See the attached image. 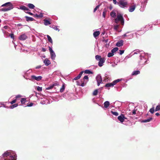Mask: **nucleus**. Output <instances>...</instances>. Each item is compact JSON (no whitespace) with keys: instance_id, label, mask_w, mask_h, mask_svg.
<instances>
[{"instance_id":"39448f33","label":"nucleus","mask_w":160,"mask_h":160,"mask_svg":"<svg viewBox=\"0 0 160 160\" xmlns=\"http://www.w3.org/2000/svg\"><path fill=\"white\" fill-rule=\"evenodd\" d=\"M0 104L1 105H2V107L6 108H10L12 109L17 107L18 105H20V104L18 105L17 103H15L13 105L10 106L9 107L6 106V104L4 103L3 102H0Z\"/></svg>"},{"instance_id":"6ab92c4d","label":"nucleus","mask_w":160,"mask_h":160,"mask_svg":"<svg viewBox=\"0 0 160 160\" xmlns=\"http://www.w3.org/2000/svg\"><path fill=\"white\" fill-rule=\"evenodd\" d=\"M44 63L46 66H48L51 64L50 61L48 59V58H46L44 61Z\"/></svg>"},{"instance_id":"c756f323","label":"nucleus","mask_w":160,"mask_h":160,"mask_svg":"<svg viewBox=\"0 0 160 160\" xmlns=\"http://www.w3.org/2000/svg\"><path fill=\"white\" fill-rule=\"evenodd\" d=\"M118 48L115 47L112 50L111 52L114 54V52L118 51Z\"/></svg>"},{"instance_id":"9b49d317","label":"nucleus","mask_w":160,"mask_h":160,"mask_svg":"<svg viewBox=\"0 0 160 160\" xmlns=\"http://www.w3.org/2000/svg\"><path fill=\"white\" fill-rule=\"evenodd\" d=\"M31 77L32 79L35 80L37 81H39L41 80L42 78V77L40 76L36 77L33 75L31 76Z\"/></svg>"},{"instance_id":"8fccbe9b","label":"nucleus","mask_w":160,"mask_h":160,"mask_svg":"<svg viewBox=\"0 0 160 160\" xmlns=\"http://www.w3.org/2000/svg\"><path fill=\"white\" fill-rule=\"evenodd\" d=\"M119 51V54L120 55H122V54L123 53H124V50H120Z\"/></svg>"},{"instance_id":"69168bd1","label":"nucleus","mask_w":160,"mask_h":160,"mask_svg":"<svg viewBox=\"0 0 160 160\" xmlns=\"http://www.w3.org/2000/svg\"><path fill=\"white\" fill-rule=\"evenodd\" d=\"M52 86H53V87L54 86L57 85V84L56 83H54L53 84H52Z\"/></svg>"},{"instance_id":"0eeeda50","label":"nucleus","mask_w":160,"mask_h":160,"mask_svg":"<svg viewBox=\"0 0 160 160\" xmlns=\"http://www.w3.org/2000/svg\"><path fill=\"white\" fill-rule=\"evenodd\" d=\"M49 48L51 55V58L52 60H54L56 57V54L51 48L49 47Z\"/></svg>"},{"instance_id":"13d9d810","label":"nucleus","mask_w":160,"mask_h":160,"mask_svg":"<svg viewBox=\"0 0 160 160\" xmlns=\"http://www.w3.org/2000/svg\"><path fill=\"white\" fill-rule=\"evenodd\" d=\"M129 33V32H127L126 33L124 34L123 35V36L124 37H127L128 36L127 34Z\"/></svg>"},{"instance_id":"f3484780","label":"nucleus","mask_w":160,"mask_h":160,"mask_svg":"<svg viewBox=\"0 0 160 160\" xmlns=\"http://www.w3.org/2000/svg\"><path fill=\"white\" fill-rule=\"evenodd\" d=\"M83 72H84L83 71H81L77 76L76 77L73 78V80H76L79 79L81 78Z\"/></svg>"},{"instance_id":"72a5a7b5","label":"nucleus","mask_w":160,"mask_h":160,"mask_svg":"<svg viewBox=\"0 0 160 160\" xmlns=\"http://www.w3.org/2000/svg\"><path fill=\"white\" fill-rule=\"evenodd\" d=\"M111 112L112 114L115 115V116H118V113L117 112H113L111 111Z\"/></svg>"},{"instance_id":"de8ad7c7","label":"nucleus","mask_w":160,"mask_h":160,"mask_svg":"<svg viewBox=\"0 0 160 160\" xmlns=\"http://www.w3.org/2000/svg\"><path fill=\"white\" fill-rule=\"evenodd\" d=\"M53 88V86L52 85H50L49 87L46 88V90H49L52 89Z\"/></svg>"},{"instance_id":"4c0bfd02","label":"nucleus","mask_w":160,"mask_h":160,"mask_svg":"<svg viewBox=\"0 0 160 160\" xmlns=\"http://www.w3.org/2000/svg\"><path fill=\"white\" fill-rule=\"evenodd\" d=\"M22 97V96L20 95H18L16 96L13 99V100H16V99Z\"/></svg>"},{"instance_id":"7ed1b4c3","label":"nucleus","mask_w":160,"mask_h":160,"mask_svg":"<svg viewBox=\"0 0 160 160\" xmlns=\"http://www.w3.org/2000/svg\"><path fill=\"white\" fill-rule=\"evenodd\" d=\"M115 22L116 24H118L120 22L121 24L123 25L124 24V19L122 15L120 13H118L117 15L116 18L115 19Z\"/></svg>"},{"instance_id":"864d4df0","label":"nucleus","mask_w":160,"mask_h":160,"mask_svg":"<svg viewBox=\"0 0 160 160\" xmlns=\"http://www.w3.org/2000/svg\"><path fill=\"white\" fill-rule=\"evenodd\" d=\"M88 78L87 76H85L83 77L84 80H88Z\"/></svg>"},{"instance_id":"4d7b16f0","label":"nucleus","mask_w":160,"mask_h":160,"mask_svg":"<svg viewBox=\"0 0 160 160\" xmlns=\"http://www.w3.org/2000/svg\"><path fill=\"white\" fill-rule=\"evenodd\" d=\"M42 51L43 52H45L46 51V49L44 48H42Z\"/></svg>"},{"instance_id":"423d86ee","label":"nucleus","mask_w":160,"mask_h":160,"mask_svg":"<svg viewBox=\"0 0 160 160\" xmlns=\"http://www.w3.org/2000/svg\"><path fill=\"white\" fill-rule=\"evenodd\" d=\"M127 4L128 3L127 2L124 0H121L119 2V5L122 8H125L126 7Z\"/></svg>"},{"instance_id":"a19ab883","label":"nucleus","mask_w":160,"mask_h":160,"mask_svg":"<svg viewBox=\"0 0 160 160\" xmlns=\"http://www.w3.org/2000/svg\"><path fill=\"white\" fill-rule=\"evenodd\" d=\"M106 10V9H104L102 13V16L104 18H105Z\"/></svg>"},{"instance_id":"a18cd8bd","label":"nucleus","mask_w":160,"mask_h":160,"mask_svg":"<svg viewBox=\"0 0 160 160\" xmlns=\"http://www.w3.org/2000/svg\"><path fill=\"white\" fill-rule=\"evenodd\" d=\"M119 25H114V29L115 30H117L118 28H119Z\"/></svg>"},{"instance_id":"1a4fd4ad","label":"nucleus","mask_w":160,"mask_h":160,"mask_svg":"<svg viewBox=\"0 0 160 160\" xmlns=\"http://www.w3.org/2000/svg\"><path fill=\"white\" fill-rule=\"evenodd\" d=\"M118 118L121 122H123L124 121L125 117L123 114H121L118 117Z\"/></svg>"},{"instance_id":"c85d7f7f","label":"nucleus","mask_w":160,"mask_h":160,"mask_svg":"<svg viewBox=\"0 0 160 160\" xmlns=\"http://www.w3.org/2000/svg\"><path fill=\"white\" fill-rule=\"evenodd\" d=\"M20 8L23 10L24 11H28L29 10V9L27 8L26 6H22L20 7Z\"/></svg>"},{"instance_id":"7c9ffc66","label":"nucleus","mask_w":160,"mask_h":160,"mask_svg":"<svg viewBox=\"0 0 160 160\" xmlns=\"http://www.w3.org/2000/svg\"><path fill=\"white\" fill-rule=\"evenodd\" d=\"M47 36L48 38V41L49 42H51V43H52V40L51 38V37L49 35H47Z\"/></svg>"},{"instance_id":"79ce46f5","label":"nucleus","mask_w":160,"mask_h":160,"mask_svg":"<svg viewBox=\"0 0 160 160\" xmlns=\"http://www.w3.org/2000/svg\"><path fill=\"white\" fill-rule=\"evenodd\" d=\"M16 101H12V102H5L6 104L7 103H8V104L10 103L11 104H13V103H15L16 102Z\"/></svg>"},{"instance_id":"aec40b11","label":"nucleus","mask_w":160,"mask_h":160,"mask_svg":"<svg viewBox=\"0 0 160 160\" xmlns=\"http://www.w3.org/2000/svg\"><path fill=\"white\" fill-rule=\"evenodd\" d=\"M44 24L46 26H47L51 24L50 22L48 20L44 19L43 20Z\"/></svg>"},{"instance_id":"2f4dec72","label":"nucleus","mask_w":160,"mask_h":160,"mask_svg":"<svg viewBox=\"0 0 160 160\" xmlns=\"http://www.w3.org/2000/svg\"><path fill=\"white\" fill-rule=\"evenodd\" d=\"M84 72L85 73H87V74H92V72L89 70H85L84 71Z\"/></svg>"},{"instance_id":"603ef678","label":"nucleus","mask_w":160,"mask_h":160,"mask_svg":"<svg viewBox=\"0 0 160 160\" xmlns=\"http://www.w3.org/2000/svg\"><path fill=\"white\" fill-rule=\"evenodd\" d=\"M28 101H20L21 104H23L25 103L26 102H27Z\"/></svg>"},{"instance_id":"bb28decb","label":"nucleus","mask_w":160,"mask_h":160,"mask_svg":"<svg viewBox=\"0 0 160 160\" xmlns=\"http://www.w3.org/2000/svg\"><path fill=\"white\" fill-rule=\"evenodd\" d=\"M28 7L30 9H33L35 8V6L34 5L31 3H29L28 5Z\"/></svg>"},{"instance_id":"393cba45","label":"nucleus","mask_w":160,"mask_h":160,"mask_svg":"<svg viewBox=\"0 0 160 160\" xmlns=\"http://www.w3.org/2000/svg\"><path fill=\"white\" fill-rule=\"evenodd\" d=\"M140 73V72L139 70L134 71L132 72V75H136L139 74Z\"/></svg>"},{"instance_id":"2eb2a0df","label":"nucleus","mask_w":160,"mask_h":160,"mask_svg":"<svg viewBox=\"0 0 160 160\" xmlns=\"http://www.w3.org/2000/svg\"><path fill=\"white\" fill-rule=\"evenodd\" d=\"M114 85L112 82L110 83H108L105 84V87L106 88H107L109 90L110 89V88L113 87Z\"/></svg>"},{"instance_id":"49530a36","label":"nucleus","mask_w":160,"mask_h":160,"mask_svg":"<svg viewBox=\"0 0 160 160\" xmlns=\"http://www.w3.org/2000/svg\"><path fill=\"white\" fill-rule=\"evenodd\" d=\"M98 92V90H95L94 91L93 93V94L94 95H96L97 94Z\"/></svg>"},{"instance_id":"20e7f679","label":"nucleus","mask_w":160,"mask_h":160,"mask_svg":"<svg viewBox=\"0 0 160 160\" xmlns=\"http://www.w3.org/2000/svg\"><path fill=\"white\" fill-rule=\"evenodd\" d=\"M2 7L6 6V7L2 9V11H7L11 10L13 8V6L10 2H8L6 3L2 6Z\"/></svg>"},{"instance_id":"6e6d98bb","label":"nucleus","mask_w":160,"mask_h":160,"mask_svg":"<svg viewBox=\"0 0 160 160\" xmlns=\"http://www.w3.org/2000/svg\"><path fill=\"white\" fill-rule=\"evenodd\" d=\"M43 17V14L42 13H41L40 14L38 15V17L39 18H42Z\"/></svg>"},{"instance_id":"5701e85b","label":"nucleus","mask_w":160,"mask_h":160,"mask_svg":"<svg viewBox=\"0 0 160 160\" xmlns=\"http://www.w3.org/2000/svg\"><path fill=\"white\" fill-rule=\"evenodd\" d=\"M122 80V79H118L117 80H114L112 82V83L113 84V85L114 86L117 83L121 81Z\"/></svg>"},{"instance_id":"bf43d9fd","label":"nucleus","mask_w":160,"mask_h":160,"mask_svg":"<svg viewBox=\"0 0 160 160\" xmlns=\"http://www.w3.org/2000/svg\"><path fill=\"white\" fill-rule=\"evenodd\" d=\"M132 113L133 114H135L136 113V110H134L132 112Z\"/></svg>"},{"instance_id":"e433bc0d","label":"nucleus","mask_w":160,"mask_h":160,"mask_svg":"<svg viewBox=\"0 0 160 160\" xmlns=\"http://www.w3.org/2000/svg\"><path fill=\"white\" fill-rule=\"evenodd\" d=\"M34 104V103H33L32 102H28V103L27 105L26 106L31 107Z\"/></svg>"},{"instance_id":"9d476101","label":"nucleus","mask_w":160,"mask_h":160,"mask_svg":"<svg viewBox=\"0 0 160 160\" xmlns=\"http://www.w3.org/2000/svg\"><path fill=\"white\" fill-rule=\"evenodd\" d=\"M105 60L106 59L104 58H102V59L100 60L99 61L98 65L100 67H102L103 65V63L105 62Z\"/></svg>"},{"instance_id":"f257e3e1","label":"nucleus","mask_w":160,"mask_h":160,"mask_svg":"<svg viewBox=\"0 0 160 160\" xmlns=\"http://www.w3.org/2000/svg\"><path fill=\"white\" fill-rule=\"evenodd\" d=\"M17 155L14 151L8 150L4 152L1 157H0V160L3 158L4 160H16Z\"/></svg>"},{"instance_id":"680f3d73","label":"nucleus","mask_w":160,"mask_h":160,"mask_svg":"<svg viewBox=\"0 0 160 160\" xmlns=\"http://www.w3.org/2000/svg\"><path fill=\"white\" fill-rule=\"evenodd\" d=\"M41 65L38 66L36 67V69H39L40 68H41Z\"/></svg>"},{"instance_id":"e2e57ef3","label":"nucleus","mask_w":160,"mask_h":160,"mask_svg":"<svg viewBox=\"0 0 160 160\" xmlns=\"http://www.w3.org/2000/svg\"><path fill=\"white\" fill-rule=\"evenodd\" d=\"M113 2L115 4H116L117 3V2L116 0H113Z\"/></svg>"},{"instance_id":"338daca9","label":"nucleus","mask_w":160,"mask_h":160,"mask_svg":"<svg viewBox=\"0 0 160 160\" xmlns=\"http://www.w3.org/2000/svg\"><path fill=\"white\" fill-rule=\"evenodd\" d=\"M38 15L37 14H35V15H34V16L35 17H37L39 18V17H38Z\"/></svg>"},{"instance_id":"412c9836","label":"nucleus","mask_w":160,"mask_h":160,"mask_svg":"<svg viewBox=\"0 0 160 160\" xmlns=\"http://www.w3.org/2000/svg\"><path fill=\"white\" fill-rule=\"evenodd\" d=\"M104 107L106 108H108L110 105V103L108 101H106L104 103Z\"/></svg>"},{"instance_id":"a878e982","label":"nucleus","mask_w":160,"mask_h":160,"mask_svg":"<svg viewBox=\"0 0 160 160\" xmlns=\"http://www.w3.org/2000/svg\"><path fill=\"white\" fill-rule=\"evenodd\" d=\"M152 119V118H148L146 119L143 120L142 121V122H149Z\"/></svg>"},{"instance_id":"ddd939ff","label":"nucleus","mask_w":160,"mask_h":160,"mask_svg":"<svg viewBox=\"0 0 160 160\" xmlns=\"http://www.w3.org/2000/svg\"><path fill=\"white\" fill-rule=\"evenodd\" d=\"M52 101H41L40 103L42 105H47L52 103Z\"/></svg>"},{"instance_id":"052dcab7","label":"nucleus","mask_w":160,"mask_h":160,"mask_svg":"<svg viewBox=\"0 0 160 160\" xmlns=\"http://www.w3.org/2000/svg\"><path fill=\"white\" fill-rule=\"evenodd\" d=\"M80 86L82 87H84L85 86V83L84 82L82 83L80 85Z\"/></svg>"},{"instance_id":"37998d69","label":"nucleus","mask_w":160,"mask_h":160,"mask_svg":"<svg viewBox=\"0 0 160 160\" xmlns=\"http://www.w3.org/2000/svg\"><path fill=\"white\" fill-rule=\"evenodd\" d=\"M100 6V5H98V6H97L93 10V12H96V11L99 8V7Z\"/></svg>"},{"instance_id":"ea45409f","label":"nucleus","mask_w":160,"mask_h":160,"mask_svg":"<svg viewBox=\"0 0 160 160\" xmlns=\"http://www.w3.org/2000/svg\"><path fill=\"white\" fill-rule=\"evenodd\" d=\"M114 55V54L111 52H109L108 54V57H112Z\"/></svg>"},{"instance_id":"a211bd4d","label":"nucleus","mask_w":160,"mask_h":160,"mask_svg":"<svg viewBox=\"0 0 160 160\" xmlns=\"http://www.w3.org/2000/svg\"><path fill=\"white\" fill-rule=\"evenodd\" d=\"M136 7V5L135 4L130 7L128 9L129 12H133L135 10Z\"/></svg>"},{"instance_id":"4be33fe9","label":"nucleus","mask_w":160,"mask_h":160,"mask_svg":"<svg viewBox=\"0 0 160 160\" xmlns=\"http://www.w3.org/2000/svg\"><path fill=\"white\" fill-rule=\"evenodd\" d=\"M100 34V32L99 31H96L94 32L93 33V36L96 38Z\"/></svg>"},{"instance_id":"0e129e2a","label":"nucleus","mask_w":160,"mask_h":160,"mask_svg":"<svg viewBox=\"0 0 160 160\" xmlns=\"http://www.w3.org/2000/svg\"><path fill=\"white\" fill-rule=\"evenodd\" d=\"M148 0H144L143 2L145 4H146Z\"/></svg>"},{"instance_id":"5fc2aeb1","label":"nucleus","mask_w":160,"mask_h":160,"mask_svg":"<svg viewBox=\"0 0 160 160\" xmlns=\"http://www.w3.org/2000/svg\"><path fill=\"white\" fill-rule=\"evenodd\" d=\"M26 12L28 14H29L31 15H33V13H31L30 12H29L27 11V12Z\"/></svg>"},{"instance_id":"b1692460","label":"nucleus","mask_w":160,"mask_h":160,"mask_svg":"<svg viewBox=\"0 0 160 160\" xmlns=\"http://www.w3.org/2000/svg\"><path fill=\"white\" fill-rule=\"evenodd\" d=\"M25 18H26V21L28 22L29 21H33L34 20L33 18L27 16H26Z\"/></svg>"},{"instance_id":"473e14b6","label":"nucleus","mask_w":160,"mask_h":160,"mask_svg":"<svg viewBox=\"0 0 160 160\" xmlns=\"http://www.w3.org/2000/svg\"><path fill=\"white\" fill-rule=\"evenodd\" d=\"M51 26H52L51 25L50 26V27L53 28L54 30H56L58 31H59V29L58 28V26H54V27H53V26L52 27Z\"/></svg>"},{"instance_id":"3c124183","label":"nucleus","mask_w":160,"mask_h":160,"mask_svg":"<svg viewBox=\"0 0 160 160\" xmlns=\"http://www.w3.org/2000/svg\"><path fill=\"white\" fill-rule=\"evenodd\" d=\"M10 36L11 37V38L12 39L14 38V34L13 33H11L10 35Z\"/></svg>"},{"instance_id":"09e8293b","label":"nucleus","mask_w":160,"mask_h":160,"mask_svg":"<svg viewBox=\"0 0 160 160\" xmlns=\"http://www.w3.org/2000/svg\"><path fill=\"white\" fill-rule=\"evenodd\" d=\"M133 34H131L129 35H128V36L127 37H128V38L129 39L133 37Z\"/></svg>"},{"instance_id":"58836bf2","label":"nucleus","mask_w":160,"mask_h":160,"mask_svg":"<svg viewBox=\"0 0 160 160\" xmlns=\"http://www.w3.org/2000/svg\"><path fill=\"white\" fill-rule=\"evenodd\" d=\"M155 110H154V108L153 107L152 108H151L149 112L152 113L153 114L154 112V111Z\"/></svg>"},{"instance_id":"dca6fc26","label":"nucleus","mask_w":160,"mask_h":160,"mask_svg":"<svg viewBox=\"0 0 160 160\" xmlns=\"http://www.w3.org/2000/svg\"><path fill=\"white\" fill-rule=\"evenodd\" d=\"M123 44V41L122 40H121L117 43L116 46L118 47L122 46Z\"/></svg>"},{"instance_id":"f8f14e48","label":"nucleus","mask_w":160,"mask_h":160,"mask_svg":"<svg viewBox=\"0 0 160 160\" xmlns=\"http://www.w3.org/2000/svg\"><path fill=\"white\" fill-rule=\"evenodd\" d=\"M27 38V35L25 34H23L20 35L18 38L20 40L23 41L26 40Z\"/></svg>"},{"instance_id":"c03bdc74","label":"nucleus","mask_w":160,"mask_h":160,"mask_svg":"<svg viewBox=\"0 0 160 160\" xmlns=\"http://www.w3.org/2000/svg\"><path fill=\"white\" fill-rule=\"evenodd\" d=\"M37 90L38 91H41L42 90V88L41 87L38 86L37 88Z\"/></svg>"},{"instance_id":"f704fd0d","label":"nucleus","mask_w":160,"mask_h":160,"mask_svg":"<svg viewBox=\"0 0 160 160\" xmlns=\"http://www.w3.org/2000/svg\"><path fill=\"white\" fill-rule=\"evenodd\" d=\"M65 89V86L64 84H63L62 86V87L60 89V92H62Z\"/></svg>"},{"instance_id":"cd10ccee","label":"nucleus","mask_w":160,"mask_h":160,"mask_svg":"<svg viewBox=\"0 0 160 160\" xmlns=\"http://www.w3.org/2000/svg\"><path fill=\"white\" fill-rule=\"evenodd\" d=\"M95 59L97 61H99L100 60L102 59V58L101 57V56L99 55H96L95 57Z\"/></svg>"},{"instance_id":"774afa93","label":"nucleus","mask_w":160,"mask_h":160,"mask_svg":"<svg viewBox=\"0 0 160 160\" xmlns=\"http://www.w3.org/2000/svg\"><path fill=\"white\" fill-rule=\"evenodd\" d=\"M155 115H156L157 116H158L159 115H160L159 113H158V112H157V113H156Z\"/></svg>"},{"instance_id":"6e6552de","label":"nucleus","mask_w":160,"mask_h":160,"mask_svg":"<svg viewBox=\"0 0 160 160\" xmlns=\"http://www.w3.org/2000/svg\"><path fill=\"white\" fill-rule=\"evenodd\" d=\"M96 79L97 82L98 86H99L100 85V84L102 82V79L101 76L99 74L97 76Z\"/></svg>"},{"instance_id":"4468645a","label":"nucleus","mask_w":160,"mask_h":160,"mask_svg":"<svg viewBox=\"0 0 160 160\" xmlns=\"http://www.w3.org/2000/svg\"><path fill=\"white\" fill-rule=\"evenodd\" d=\"M110 16L111 17V19L112 20L113 19V18L115 19L116 16V14L115 12V11L114 10H112L110 13Z\"/></svg>"},{"instance_id":"c9c22d12","label":"nucleus","mask_w":160,"mask_h":160,"mask_svg":"<svg viewBox=\"0 0 160 160\" xmlns=\"http://www.w3.org/2000/svg\"><path fill=\"white\" fill-rule=\"evenodd\" d=\"M160 110V105L159 104L157 105L155 108V111H157Z\"/></svg>"},{"instance_id":"f03ea898","label":"nucleus","mask_w":160,"mask_h":160,"mask_svg":"<svg viewBox=\"0 0 160 160\" xmlns=\"http://www.w3.org/2000/svg\"><path fill=\"white\" fill-rule=\"evenodd\" d=\"M138 54L140 55V60L138 63L140 65H143L148 63V55L147 53H145L143 51H139L138 50L134 51V54Z\"/></svg>"}]
</instances>
